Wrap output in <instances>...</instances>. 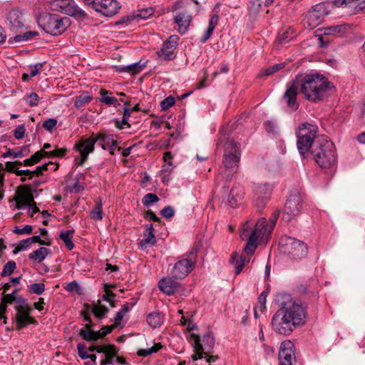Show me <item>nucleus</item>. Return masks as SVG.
I'll list each match as a JSON object with an SVG mask.
<instances>
[{"instance_id":"f257e3e1","label":"nucleus","mask_w":365,"mask_h":365,"mask_svg":"<svg viewBox=\"0 0 365 365\" xmlns=\"http://www.w3.org/2000/svg\"><path fill=\"white\" fill-rule=\"evenodd\" d=\"M300 88L307 100L317 103L324 101L328 96V92L334 86L324 76L315 73L303 76Z\"/></svg>"},{"instance_id":"f03ea898","label":"nucleus","mask_w":365,"mask_h":365,"mask_svg":"<svg viewBox=\"0 0 365 365\" xmlns=\"http://www.w3.org/2000/svg\"><path fill=\"white\" fill-rule=\"evenodd\" d=\"M311 156L322 169L329 170L327 173L332 174L334 172L337 162L336 150L334 143L327 136L319 135V139L310 152Z\"/></svg>"},{"instance_id":"7ed1b4c3","label":"nucleus","mask_w":365,"mask_h":365,"mask_svg":"<svg viewBox=\"0 0 365 365\" xmlns=\"http://www.w3.org/2000/svg\"><path fill=\"white\" fill-rule=\"evenodd\" d=\"M307 313L284 312L277 311L272 316L271 327L272 330L279 335L288 336L297 328L306 324Z\"/></svg>"},{"instance_id":"20e7f679","label":"nucleus","mask_w":365,"mask_h":365,"mask_svg":"<svg viewBox=\"0 0 365 365\" xmlns=\"http://www.w3.org/2000/svg\"><path fill=\"white\" fill-rule=\"evenodd\" d=\"M18 289H15L11 294L2 292V299L9 304L14 303L16 314L14 321L16 324V329L19 331L29 324H38L37 320L31 314L33 308L29 304L27 300L21 295L18 294Z\"/></svg>"},{"instance_id":"39448f33","label":"nucleus","mask_w":365,"mask_h":365,"mask_svg":"<svg viewBox=\"0 0 365 365\" xmlns=\"http://www.w3.org/2000/svg\"><path fill=\"white\" fill-rule=\"evenodd\" d=\"M317 133V125L309 123L301 124L296 131L297 149L303 158L310 157V152L313 150L317 140L319 139Z\"/></svg>"},{"instance_id":"423d86ee","label":"nucleus","mask_w":365,"mask_h":365,"mask_svg":"<svg viewBox=\"0 0 365 365\" xmlns=\"http://www.w3.org/2000/svg\"><path fill=\"white\" fill-rule=\"evenodd\" d=\"M37 22L38 26L51 36L62 34L71 25L68 17H62L56 14H40Z\"/></svg>"},{"instance_id":"0eeeda50","label":"nucleus","mask_w":365,"mask_h":365,"mask_svg":"<svg viewBox=\"0 0 365 365\" xmlns=\"http://www.w3.org/2000/svg\"><path fill=\"white\" fill-rule=\"evenodd\" d=\"M200 245L195 244L190 251L184 256L185 258L177 261L170 270V274L175 279L185 278L195 267Z\"/></svg>"},{"instance_id":"6e6552de","label":"nucleus","mask_w":365,"mask_h":365,"mask_svg":"<svg viewBox=\"0 0 365 365\" xmlns=\"http://www.w3.org/2000/svg\"><path fill=\"white\" fill-rule=\"evenodd\" d=\"M279 250L291 259H301L308 254V245L304 242L289 236L281 237Z\"/></svg>"},{"instance_id":"1a4fd4ad","label":"nucleus","mask_w":365,"mask_h":365,"mask_svg":"<svg viewBox=\"0 0 365 365\" xmlns=\"http://www.w3.org/2000/svg\"><path fill=\"white\" fill-rule=\"evenodd\" d=\"M240 147V144L233 140H228L225 143L222 164L225 170L230 172L227 178L236 173L241 157Z\"/></svg>"},{"instance_id":"9d476101","label":"nucleus","mask_w":365,"mask_h":365,"mask_svg":"<svg viewBox=\"0 0 365 365\" xmlns=\"http://www.w3.org/2000/svg\"><path fill=\"white\" fill-rule=\"evenodd\" d=\"M268 225L265 217H260L256 222L255 227L250 235L247 242L244 248L247 255H252L255 252L259 245V240L266 241L270 235H268Z\"/></svg>"},{"instance_id":"9b49d317","label":"nucleus","mask_w":365,"mask_h":365,"mask_svg":"<svg viewBox=\"0 0 365 365\" xmlns=\"http://www.w3.org/2000/svg\"><path fill=\"white\" fill-rule=\"evenodd\" d=\"M190 340L194 347V354L192 356L193 361L202 359L203 355H207L212 351L215 338L211 332L205 334L202 337L196 334H190Z\"/></svg>"},{"instance_id":"f8f14e48","label":"nucleus","mask_w":365,"mask_h":365,"mask_svg":"<svg viewBox=\"0 0 365 365\" xmlns=\"http://www.w3.org/2000/svg\"><path fill=\"white\" fill-rule=\"evenodd\" d=\"M113 134H106L104 133H98L95 134L93 133L88 138H85L90 145L91 148L94 150L95 144H98L103 149L108 150L110 155L115 154V150H121V147L118 145L117 141L114 139Z\"/></svg>"},{"instance_id":"ddd939ff","label":"nucleus","mask_w":365,"mask_h":365,"mask_svg":"<svg viewBox=\"0 0 365 365\" xmlns=\"http://www.w3.org/2000/svg\"><path fill=\"white\" fill-rule=\"evenodd\" d=\"M275 304L278 306L277 311L284 312L307 313V304L306 302H296L292 299L291 294L287 293H279L274 299Z\"/></svg>"},{"instance_id":"4468645a","label":"nucleus","mask_w":365,"mask_h":365,"mask_svg":"<svg viewBox=\"0 0 365 365\" xmlns=\"http://www.w3.org/2000/svg\"><path fill=\"white\" fill-rule=\"evenodd\" d=\"M53 10L66 14L76 19L83 20L86 13L80 9L73 0H53L51 3Z\"/></svg>"},{"instance_id":"2eb2a0df","label":"nucleus","mask_w":365,"mask_h":365,"mask_svg":"<svg viewBox=\"0 0 365 365\" xmlns=\"http://www.w3.org/2000/svg\"><path fill=\"white\" fill-rule=\"evenodd\" d=\"M303 202V197L297 190L292 192L285 202L282 219L286 222H289L292 218L299 215L302 207Z\"/></svg>"},{"instance_id":"dca6fc26","label":"nucleus","mask_w":365,"mask_h":365,"mask_svg":"<svg viewBox=\"0 0 365 365\" xmlns=\"http://www.w3.org/2000/svg\"><path fill=\"white\" fill-rule=\"evenodd\" d=\"M272 190L273 185L267 182L257 184L254 186L255 205L258 211H261L267 205Z\"/></svg>"},{"instance_id":"f3484780","label":"nucleus","mask_w":365,"mask_h":365,"mask_svg":"<svg viewBox=\"0 0 365 365\" xmlns=\"http://www.w3.org/2000/svg\"><path fill=\"white\" fill-rule=\"evenodd\" d=\"M35 189H32L29 185H21L18 187L16 195L10 201H15V209H24L28 206L35 205L34 192Z\"/></svg>"},{"instance_id":"a211bd4d","label":"nucleus","mask_w":365,"mask_h":365,"mask_svg":"<svg viewBox=\"0 0 365 365\" xmlns=\"http://www.w3.org/2000/svg\"><path fill=\"white\" fill-rule=\"evenodd\" d=\"M178 40L179 37L177 35H172L163 42L160 49L156 52L160 61H170L176 57L175 50L178 44Z\"/></svg>"},{"instance_id":"6ab92c4d","label":"nucleus","mask_w":365,"mask_h":365,"mask_svg":"<svg viewBox=\"0 0 365 365\" xmlns=\"http://www.w3.org/2000/svg\"><path fill=\"white\" fill-rule=\"evenodd\" d=\"M25 18L22 11L18 8L11 9L5 21L6 27L14 33L21 31L25 26Z\"/></svg>"},{"instance_id":"aec40b11","label":"nucleus","mask_w":365,"mask_h":365,"mask_svg":"<svg viewBox=\"0 0 365 365\" xmlns=\"http://www.w3.org/2000/svg\"><path fill=\"white\" fill-rule=\"evenodd\" d=\"M278 359L280 365H294L296 362L294 344L290 340H285L281 343Z\"/></svg>"},{"instance_id":"412c9836","label":"nucleus","mask_w":365,"mask_h":365,"mask_svg":"<svg viewBox=\"0 0 365 365\" xmlns=\"http://www.w3.org/2000/svg\"><path fill=\"white\" fill-rule=\"evenodd\" d=\"M299 75L296 76V80L292 81L287 84V89L282 96V101H284L287 106L292 110H297L299 108V103L297 101L298 94V84L297 80L299 78Z\"/></svg>"},{"instance_id":"4be33fe9","label":"nucleus","mask_w":365,"mask_h":365,"mask_svg":"<svg viewBox=\"0 0 365 365\" xmlns=\"http://www.w3.org/2000/svg\"><path fill=\"white\" fill-rule=\"evenodd\" d=\"M179 279L174 278L172 275L160 279L158 283L159 289L168 296H171L182 289V284L178 282Z\"/></svg>"},{"instance_id":"5701e85b","label":"nucleus","mask_w":365,"mask_h":365,"mask_svg":"<svg viewBox=\"0 0 365 365\" xmlns=\"http://www.w3.org/2000/svg\"><path fill=\"white\" fill-rule=\"evenodd\" d=\"M74 148L79 152L81 158L75 159L76 163L78 166H81L88 160V156L90 153L93 152V148L85 138L80 139L74 145Z\"/></svg>"},{"instance_id":"b1692460","label":"nucleus","mask_w":365,"mask_h":365,"mask_svg":"<svg viewBox=\"0 0 365 365\" xmlns=\"http://www.w3.org/2000/svg\"><path fill=\"white\" fill-rule=\"evenodd\" d=\"M103 329H107V331L101 330L95 331H83V329H80L78 331L79 336L82 338V339L86 341H97L100 339H103L107 334H110L113 331V327H109L108 325L103 326Z\"/></svg>"},{"instance_id":"393cba45","label":"nucleus","mask_w":365,"mask_h":365,"mask_svg":"<svg viewBox=\"0 0 365 365\" xmlns=\"http://www.w3.org/2000/svg\"><path fill=\"white\" fill-rule=\"evenodd\" d=\"M351 24H350L332 25L324 28V34L341 37L349 34L351 32Z\"/></svg>"},{"instance_id":"a878e982","label":"nucleus","mask_w":365,"mask_h":365,"mask_svg":"<svg viewBox=\"0 0 365 365\" xmlns=\"http://www.w3.org/2000/svg\"><path fill=\"white\" fill-rule=\"evenodd\" d=\"M120 9V6L117 0H102L101 14L105 16H113Z\"/></svg>"},{"instance_id":"bb28decb","label":"nucleus","mask_w":365,"mask_h":365,"mask_svg":"<svg viewBox=\"0 0 365 365\" xmlns=\"http://www.w3.org/2000/svg\"><path fill=\"white\" fill-rule=\"evenodd\" d=\"M191 20L192 16L187 11L178 12L175 16V23L179 26L181 34L187 31Z\"/></svg>"},{"instance_id":"cd10ccee","label":"nucleus","mask_w":365,"mask_h":365,"mask_svg":"<svg viewBox=\"0 0 365 365\" xmlns=\"http://www.w3.org/2000/svg\"><path fill=\"white\" fill-rule=\"evenodd\" d=\"M244 189L240 185H236L232 187L228 196V203L232 207H235L240 204L244 197Z\"/></svg>"},{"instance_id":"c85d7f7f","label":"nucleus","mask_w":365,"mask_h":365,"mask_svg":"<svg viewBox=\"0 0 365 365\" xmlns=\"http://www.w3.org/2000/svg\"><path fill=\"white\" fill-rule=\"evenodd\" d=\"M118 349L112 344H108L106 351H105L106 359L100 361V365H112L113 364L114 358H116Z\"/></svg>"},{"instance_id":"c756f323","label":"nucleus","mask_w":365,"mask_h":365,"mask_svg":"<svg viewBox=\"0 0 365 365\" xmlns=\"http://www.w3.org/2000/svg\"><path fill=\"white\" fill-rule=\"evenodd\" d=\"M296 38V34L292 27L282 29L278 33L277 41L280 44H285Z\"/></svg>"},{"instance_id":"7c9ffc66","label":"nucleus","mask_w":365,"mask_h":365,"mask_svg":"<svg viewBox=\"0 0 365 365\" xmlns=\"http://www.w3.org/2000/svg\"><path fill=\"white\" fill-rule=\"evenodd\" d=\"M111 93L109 91L101 89L99 94L101 97L98 98V101L108 106H113L115 108H117L120 106V103L115 97L110 96Z\"/></svg>"},{"instance_id":"2f4dec72","label":"nucleus","mask_w":365,"mask_h":365,"mask_svg":"<svg viewBox=\"0 0 365 365\" xmlns=\"http://www.w3.org/2000/svg\"><path fill=\"white\" fill-rule=\"evenodd\" d=\"M146 63H141L140 61L130 64L126 66H116V71L122 73L127 72L132 74L140 73L142 69L145 67Z\"/></svg>"},{"instance_id":"473e14b6","label":"nucleus","mask_w":365,"mask_h":365,"mask_svg":"<svg viewBox=\"0 0 365 365\" xmlns=\"http://www.w3.org/2000/svg\"><path fill=\"white\" fill-rule=\"evenodd\" d=\"M164 322V315L160 312H153L147 317L148 324L153 328L159 327Z\"/></svg>"},{"instance_id":"72a5a7b5","label":"nucleus","mask_w":365,"mask_h":365,"mask_svg":"<svg viewBox=\"0 0 365 365\" xmlns=\"http://www.w3.org/2000/svg\"><path fill=\"white\" fill-rule=\"evenodd\" d=\"M49 254H51L50 250L44 247H41L38 249L31 252L29 255V259L31 260L37 261L38 262H41Z\"/></svg>"},{"instance_id":"f704fd0d","label":"nucleus","mask_w":365,"mask_h":365,"mask_svg":"<svg viewBox=\"0 0 365 365\" xmlns=\"http://www.w3.org/2000/svg\"><path fill=\"white\" fill-rule=\"evenodd\" d=\"M74 232L75 231L73 229L63 230L60 232L59 235V238L63 242L66 248L69 251H71L75 247L72 241V237L73 236Z\"/></svg>"},{"instance_id":"c9c22d12","label":"nucleus","mask_w":365,"mask_h":365,"mask_svg":"<svg viewBox=\"0 0 365 365\" xmlns=\"http://www.w3.org/2000/svg\"><path fill=\"white\" fill-rule=\"evenodd\" d=\"M78 354L81 359H91L92 362L96 364L97 356L94 354H89L87 351L86 346L84 343L81 342L77 344Z\"/></svg>"},{"instance_id":"e433bc0d","label":"nucleus","mask_w":365,"mask_h":365,"mask_svg":"<svg viewBox=\"0 0 365 365\" xmlns=\"http://www.w3.org/2000/svg\"><path fill=\"white\" fill-rule=\"evenodd\" d=\"M91 311L97 319H102L106 317L108 309L98 300L97 304L93 306Z\"/></svg>"},{"instance_id":"4c0bfd02","label":"nucleus","mask_w":365,"mask_h":365,"mask_svg":"<svg viewBox=\"0 0 365 365\" xmlns=\"http://www.w3.org/2000/svg\"><path fill=\"white\" fill-rule=\"evenodd\" d=\"M44 157V150H40L32 155L31 158L24 160L22 165L24 166H32L40 162Z\"/></svg>"},{"instance_id":"58836bf2","label":"nucleus","mask_w":365,"mask_h":365,"mask_svg":"<svg viewBox=\"0 0 365 365\" xmlns=\"http://www.w3.org/2000/svg\"><path fill=\"white\" fill-rule=\"evenodd\" d=\"M49 165L53 166V168H52L53 171H56L58 168V164L53 163V162L50 161L47 163H44L43 165H42L41 166L36 167V168L32 171L33 176L35 175L36 177H39V176L43 175V173L44 171L49 170V168H48Z\"/></svg>"},{"instance_id":"ea45409f","label":"nucleus","mask_w":365,"mask_h":365,"mask_svg":"<svg viewBox=\"0 0 365 365\" xmlns=\"http://www.w3.org/2000/svg\"><path fill=\"white\" fill-rule=\"evenodd\" d=\"M91 217L95 220L103 219V205L101 199L96 202L95 207L91 212Z\"/></svg>"},{"instance_id":"a19ab883","label":"nucleus","mask_w":365,"mask_h":365,"mask_svg":"<svg viewBox=\"0 0 365 365\" xmlns=\"http://www.w3.org/2000/svg\"><path fill=\"white\" fill-rule=\"evenodd\" d=\"M38 35V33L35 31H26L24 34H18L14 37V41L16 43L27 41L31 40Z\"/></svg>"},{"instance_id":"79ce46f5","label":"nucleus","mask_w":365,"mask_h":365,"mask_svg":"<svg viewBox=\"0 0 365 365\" xmlns=\"http://www.w3.org/2000/svg\"><path fill=\"white\" fill-rule=\"evenodd\" d=\"M235 260H236V262H235V274H239L241 272L243 267L245 264V258L242 256H240V257L238 259L237 253L235 252V253L232 254L230 261L232 263H234Z\"/></svg>"},{"instance_id":"37998d69","label":"nucleus","mask_w":365,"mask_h":365,"mask_svg":"<svg viewBox=\"0 0 365 365\" xmlns=\"http://www.w3.org/2000/svg\"><path fill=\"white\" fill-rule=\"evenodd\" d=\"M324 17L312 9L308 15L309 24L311 26L316 27L323 21Z\"/></svg>"},{"instance_id":"c03bdc74","label":"nucleus","mask_w":365,"mask_h":365,"mask_svg":"<svg viewBox=\"0 0 365 365\" xmlns=\"http://www.w3.org/2000/svg\"><path fill=\"white\" fill-rule=\"evenodd\" d=\"M27 146H23L21 147L19 150L15 152L11 148H8L6 152L2 154V157L4 158L13 156L15 158H23L26 155V153H24V151L26 150Z\"/></svg>"},{"instance_id":"a18cd8bd","label":"nucleus","mask_w":365,"mask_h":365,"mask_svg":"<svg viewBox=\"0 0 365 365\" xmlns=\"http://www.w3.org/2000/svg\"><path fill=\"white\" fill-rule=\"evenodd\" d=\"M284 67L283 63H277L272 66H270L264 70L262 71L260 73V76H269L274 73H275L277 71H279Z\"/></svg>"},{"instance_id":"49530a36","label":"nucleus","mask_w":365,"mask_h":365,"mask_svg":"<svg viewBox=\"0 0 365 365\" xmlns=\"http://www.w3.org/2000/svg\"><path fill=\"white\" fill-rule=\"evenodd\" d=\"M28 291L30 293H34L40 295L45 291V284L43 283H34L28 286Z\"/></svg>"},{"instance_id":"de8ad7c7","label":"nucleus","mask_w":365,"mask_h":365,"mask_svg":"<svg viewBox=\"0 0 365 365\" xmlns=\"http://www.w3.org/2000/svg\"><path fill=\"white\" fill-rule=\"evenodd\" d=\"M16 269V262L14 261H9L3 267L1 272V277H6L11 275Z\"/></svg>"},{"instance_id":"09e8293b","label":"nucleus","mask_w":365,"mask_h":365,"mask_svg":"<svg viewBox=\"0 0 365 365\" xmlns=\"http://www.w3.org/2000/svg\"><path fill=\"white\" fill-rule=\"evenodd\" d=\"M159 197L154 193H148L144 195L142 202L145 207H150L151 204L159 201Z\"/></svg>"},{"instance_id":"8fccbe9b","label":"nucleus","mask_w":365,"mask_h":365,"mask_svg":"<svg viewBox=\"0 0 365 365\" xmlns=\"http://www.w3.org/2000/svg\"><path fill=\"white\" fill-rule=\"evenodd\" d=\"M93 97L88 95V93H84L76 98L75 101V106L77 108L81 107L85 103H90Z\"/></svg>"},{"instance_id":"3c124183","label":"nucleus","mask_w":365,"mask_h":365,"mask_svg":"<svg viewBox=\"0 0 365 365\" xmlns=\"http://www.w3.org/2000/svg\"><path fill=\"white\" fill-rule=\"evenodd\" d=\"M156 243V238L153 232L147 233V236L143 238L139 243L140 246L143 248L146 247L147 245H153Z\"/></svg>"},{"instance_id":"603ef678","label":"nucleus","mask_w":365,"mask_h":365,"mask_svg":"<svg viewBox=\"0 0 365 365\" xmlns=\"http://www.w3.org/2000/svg\"><path fill=\"white\" fill-rule=\"evenodd\" d=\"M67 153L66 148H56L51 151H45L44 150V155L45 157L51 158V157H57V158H62L63 157L66 153Z\"/></svg>"},{"instance_id":"864d4df0","label":"nucleus","mask_w":365,"mask_h":365,"mask_svg":"<svg viewBox=\"0 0 365 365\" xmlns=\"http://www.w3.org/2000/svg\"><path fill=\"white\" fill-rule=\"evenodd\" d=\"M111 287H113V286L109 284H104L105 294L102 296L103 301L111 302L113 300L111 298L115 297V294L110 290Z\"/></svg>"},{"instance_id":"5fc2aeb1","label":"nucleus","mask_w":365,"mask_h":365,"mask_svg":"<svg viewBox=\"0 0 365 365\" xmlns=\"http://www.w3.org/2000/svg\"><path fill=\"white\" fill-rule=\"evenodd\" d=\"M280 214V211L279 210H276L269 218V225L268 226V235H270L274 228L276 222L279 218Z\"/></svg>"},{"instance_id":"6e6d98bb","label":"nucleus","mask_w":365,"mask_h":365,"mask_svg":"<svg viewBox=\"0 0 365 365\" xmlns=\"http://www.w3.org/2000/svg\"><path fill=\"white\" fill-rule=\"evenodd\" d=\"M219 5L220 4H218L215 6L213 11L215 12V14L211 16L210 19L209 21L208 26L212 28L213 29H215L219 21Z\"/></svg>"},{"instance_id":"4d7b16f0","label":"nucleus","mask_w":365,"mask_h":365,"mask_svg":"<svg viewBox=\"0 0 365 365\" xmlns=\"http://www.w3.org/2000/svg\"><path fill=\"white\" fill-rule=\"evenodd\" d=\"M86 6H91L96 11L101 14V3L102 0H83Z\"/></svg>"},{"instance_id":"13d9d810","label":"nucleus","mask_w":365,"mask_h":365,"mask_svg":"<svg viewBox=\"0 0 365 365\" xmlns=\"http://www.w3.org/2000/svg\"><path fill=\"white\" fill-rule=\"evenodd\" d=\"M175 98L172 96H169L167 98H165L163 101L160 103V107L163 110H168L171 106H173L175 104Z\"/></svg>"},{"instance_id":"bf43d9fd","label":"nucleus","mask_w":365,"mask_h":365,"mask_svg":"<svg viewBox=\"0 0 365 365\" xmlns=\"http://www.w3.org/2000/svg\"><path fill=\"white\" fill-rule=\"evenodd\" d=\"M57 125V120L55 118H48L43 123V128L48 131L51 132Z\"/></svg>"},{"instance_id":"052dcab7","label":"nucleus","mask_w":365,"mask_h":365,"mask_svg":"<svg viewBox=\"0 0 365 365\" xmlns=\"http://www.w3.org/2000/svg\"><path fill=\"white\" fill-rule=\"evenodd\" d=\"M313 9L323 17L327 16L329 14V11L327 9L325 3L316 4L313 6Z\"/></svg>"},{"instance_id":"680f3d73","label":"nucleus","mask_w":365,"mask_h":365,"mask_svg":"<svg viewBox=\"0 0 365 365\" xmlns=\"http://www.w3.org/2000/svg\"><path fill=\"white\" fill-rule=\"evenodd\" d=\"M21 165L22 163L19 160L15 162H6L5 165V170L9 173H14L16 175V171L19 170V168H17L16 166Z\"/></svg>"},{"instance_id":"e2e57ef3","label":"nucleus","mask_w":365,"mask_h":365,"mask_svg":"<svg viewBox=\"0 0 365 365\" xmlns=\"http://www.w3.org/2000/svg\"><path fill=\"white\" fill-rule=\"evenodd\" d=\"M39 98L36 93H30L26 98V103L30 106H36L38 104Z\"/></svg>"},{"instance_id":"0e129e2a","label":"nucleus","mask_w":365,"mask_h":365,"mask_svg":"<svg viewBox=\"0 0 365 365\" xmlns=\"http://www.w3.org/2000/svg\"><path fill=\"white\" fill-rule=\"evenodd\" d=\"M154 13V10L153 8H147L144 9L138 10V13L137 14V17H139L143 19H146L152 16Z\"/></svg>"},{"instance_id":"69168bd1","label":"nucleus","mask_w":365,"mask_h":365,"mask_svg":"<svg viewBox=\"0 0 365 365\" xmlns=\"http://www.w3.org/2000/svg\"><path fill=\"white\" fill-rule=\"evenodd\" d=\"M175 210L173 207L168 205L165 206L163 210L160 211V215L166 218V219H170L174 216Z\"/></svg>"},{"instance_id":"338daca9","label":"nucleus","mask_w":365,"mask_h":365,"mask_svg":"<svg viewBox=\"0 0 365 365\" xmlns=\"http://www.w3.org/2000/svg\"><path fill=\"white\" fill-rule=\"evenodd\" d=\"M261 8L259 0H249V10L252 13H258Z\"/></svg>"},{"instance_id":"774afa93","label":"nucleus","mask_w":365,"mask_h":365,"mask_svg":"<svg viewBox=\"0 0 365 365\" xmlns=\"http://www.w3.org/2000/svg\"><path fill=\"white\" fill-rule=\"evenodd\" d=\"M351 8H353V14H356L359 13L365 14V0L359 1L356 5H353Z\"/></svg>"}]
</instances>
